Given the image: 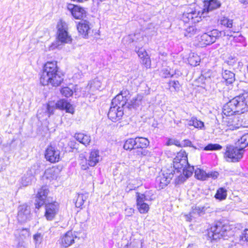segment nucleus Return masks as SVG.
I'll list each match as a JSON object with an SVG mask.
<instances>
[{
    "instance_id": "35",
    "label": "nucleus",
    "mask_w": 248,
    "mask_h": 248,
    "mask_svg": "<svg viewBox=\"0 0 248 248\" xmlns=\"http://www.w3.org/2000/svg\"><path fill=\"white\" fill-rule=\"evenodd\" d=\"M142 98V95L138 94L131 99L130 102L128 103V105L132 108H137L141 104Z\"/></svg>"
},
{
    "instance_id": "28",
    "label": "nucleus",
    "mask_w": 248,
    "mask_h": 248,
    "mask_svg": "<svg viewBox=\"0 0 248 248\" xmlns=\"http://www.w3.org/2000/svg\"><path fill=\"white\" fill-rule=\"evenodd\" d=\"M222 76L227 84H232L235 80L234 74L229 70H224L222 73Z\"/></svg>"
},
{
    "instance_id": "51",
    "label": "nucleus",
    "mask_w": 248,
    "mask_h": 248,
    "mask_svg": "<svg viewBox=\"0 0 248 248\" xmlns=\"http://www.w3.org/2000/svg\"><path fill=\"white\" fill-rule=\"evenodd\" d=\"M236 97H240L241 98H243L242 101H243L244 104V108H245L246 106L247 105L246 98H248V90L247 92H245L243 94L239 95V96H237Z\"/></svg>"
},
{
    "instance_id": "23",
    "label": "nucleus",
    "mask_w": 248,
    "mask_h": 248,
    "mask_svg": "<svg viewBox=\"0 0 248 248\" xmlns=\"http://www.w3.org/2000/svg\"><path fill=\"white\" fill-rule=\"evenodd\" d=\"M60 170L57 168L52 167L46 169L44 173V178L51 181L55 180L58 176Z\"/></svg>"
},
{
    "instance_id": "44",
    "label": "nucleus",
    "mask_w": 248,
    "mask_h": 248,
    "mask_svg": "<svg viewBox=\"0 0 248 248\" xmlns=\"http://www.w3.org/2000/svg\"><path fill=\"white\" fill-rule=\"evenodd\" d=\"M61 93L63 96L68 97L73 94V91L69 87H65L61 89Z\"/></svg>"
},
{
    "instance_id": "34",
    "label": "nucleus",
    "mask_w": 248,
    "mask_h": 248,
    "mask_svg": "<svg viewBox=\"0 0 248 248\" xmlns=\"http://www.w3.org/2000/svg\"><path fill=\"white\" fill-rule=\"evenodd\" d=\"M187 124L189 126H193L195 128L202 129L204 126V123L200 120H198L196 117H192L188 121Z\"/></svg>"
},
{
    "instance_id": "45",
    "label": "nucleus",
    "mask_w": 248,
    "mask_h": 248,
    "mask_svg": "<svg viewBox=\"0 0 248 248\" xmlns=\"http://www.w3.org/2000/svg\"><path fill=\"white\" fill-rule=\"evenodd\" d=\"M138 56L141 60L146 59V57H150L146 51L142 48H140L136 51Z\"/></svg>"
},
{
    "instance_id": "7",
    "label": "nucleus",
    "mask_w": 248,
    "mask_h": 248,
    "mask_svg": "<svg viewBox=\"0 0 248 248\" xmlns=\"http://www.w3.org/2000/svg\"><path fill=\"white\" fill-rule=\"evenodd\" d=\"M205 11L202 8L195 7L194 9L189 8L185 12L182 16V20L185 22H191L195 23L201 20L202 17L206 16Z\"/></svg>"
},
{
    "instance_id": "2",
    "label": "nucleus",
    "mask_w": 248,
    "mask_h": 248,
    "mask_svg": "<svg viewBox=\"0 0 248 248\" xmlns=\"http://www.w3.org/2000/svg\"><path fill=\"white\" fill-rule=\"evenodd\" d=\"M57 108L60 109L65 110L66 112L72 114L74 112V109L72 105L67 100L62 99L58 101L55 106H51L50 104L44 105L42 108L38 110L37 116L39 118H40L41 117L40 115L43 113L46 116L45 118L46 119L47 117H50L51 115L53 114L54 110Z\"/></svg>"
},
{
    "instance_id": "12",
    "label": "nucleus",
    "mask_w": 248,
    "mask_h": 248,
    "mask_svg": "<svg viewBox=\"0 0 248 248\" xmlns=\"http://www.w3.org/2000/svg\"><path fill=\"white\" fill-rule=\"evenodd\" d=\"M125 106H120L119 103L116 105L113 104V100L108 111V116L113 122L117 121L121 119L124 115L123 108Z\"/></svg>"
},
{
    "instance_id": "52",
    "label": "nucleus",
    "mask_w": 248,
    "mask_h": 248,
    "mask_svg": "<svg viewBox=\"0 0 248 248\" xmlns=\"http://www.w3.org/2000/svg\"><path fill=\"white\" fill-rule=\"evenodd\" d=\"M18 242L16 245L17 248H27L25 242L23 240L18 241Z\"/></svg>"
},
{
    "instance_id": "56",
    "label": "nucleus",
    "mask_w": 248,
    "mask_h": 248,
    "mask_svg": "<svg viewBox=\"0 0 248 248\" xmlns=\"http://www.w3.org/2000/svg\"><path fill=\"white\" fill-rule=\"evenodd\" d=\"M239 1L245 5L248 4V0H239Z\"/></svg>"
},
{
    "instance_id": "32",
    "label": "nucleus",
    "mask_w": 248,
    "mask_h": 248,
    "mask_svg": "<svg viewBox=\"0 0 248 248\" xmlns=\"http://www.w3.org/2000/svg\"><path fill=\"white\" fill-rule=\"evenodd\" d=\"M236 145L239 148L243 150L248 145V133L243 135L236 142Z\"/></svg>"
},
{
    "instance_id": "29",
    "label": "nucleus",
    "mask_w": 248,
    "mask_h": 248,
    "mask_svg": "<svg viewBox=\"0 0 248 248\" xmlns=\"http://www.w3.org/2000/svg\"><path fill=\"white\" fill-rule=\"evenodd\" d=\"M136 148H145L149 144V140L145 138L137 137L135 139Z\"/></svg>"
},
{
    "instance_id": "58",
    "label": "nucleus",
    "mask_w": 248,
    "mask_h": 248,
    "mask_svg": "<svg viewBox=\"0 0 248 248\" xmlns=\"http://www.w3.org/2000/svg\"><path fill=\"white\" fill-rule=\"evenodd\" d=\"M227 35H228V36H232V31H230V33H228Z\"/></svg>"
},
{
    "instance_id": "46",
    "label": "nucleus",
    "mask_w": 248,
    "mask_h": 248,
    "mask_svg": "<svg viewBox=\"0 0 248 248\" xmlns=\"http://www.w3.org/2000/svg\"><path fill=\"white\" fill-rule=\"evenodd\" d=\"M161 75L163 78H169L172 77L173 76V74L171 73L168 68H164L161 70Z\"/></svg>"
},
{
    "instance_id": "18",
    "label": "nucleus",
    "mask_w": 248,
    "mask_h": 248,
    "mask_svg": "<svg viewBox=\"0 0 248 248\" xmlns=\"http://www.w3.org/2000/svg\"><path fill=\"white\" fill-rule=\"evenodd\" d=\"M173 174L171 173L162 172L156 178V184L159 189H163L170 182Z\"/></svg>"
},
{
    "instance_id": "8",
    "label": "nucleus",
    "mask_w": 248,
    "mask_h": 248,
    "mask_svg": "<svg viewBox=\"0 0 248 248\" xmlns=\"http://www.w3.org/2000/svg\"><path fill=\"white\" fill-rule=\"evenodd\" d=\"M153 195H150V191H146L142 194L140 192H136V204L137 209L141 214H146L149 210V205L146 202L151 201L153 200Z\"/></svg>"
},
{
    "instance_id": "10",
    "label": "nucleus",
    "mask_w": 248,
    "mask_h": 248,
    "mask_svg": "<svg viewBox=\"0 0 248 248\" xmlns=\"http://www.w3.org/2000/svg\"><path fill=\"white\" fill-rule=\"evenodd\" d=\"M243 153L244 150L238 147L227 146L225 153L226 160L228 162H237L242 157Z\"/></svg>"
},
{
    "instance_id": "50",
    "label": "nucleus",
    "mask_w": 248,
    "mask_h": 248,
    "mask_svg": "<svg viewBox=\"0 0 248 248\" xmlns=\"http://www.w3.org/2000/svg\"><path fill=\"white\" fill-rule=\"evenodd\" d=\"M219 174L217 171H210L207 173V179L211 178L213 179H216L217 178Z\"/></svg>"
},
{
    "instance_id": "1",
    "label": "nucleus",
    "mask_w": 248,
    "mask_h": 248,
    "mask_svg": "<svg viewBox=\"0 0 248 248\" xmlns=\"http://www.w3.org/2000/svg\"><path fill=\"white\" fill-rule=\"evenodd\" d=\"M63 80V75L58 71L56 61L46 62L44 65L40 78V83L44 86L51 85L59 86Z\"/></svg>"
},
{
    "instance_id": "21",
    "label": "nucleus",
    "mask_w": 248,
    "mask_h": 248,
    "mask_svg": "<svg viewBox=\"0 0 248 248\" xmlns=\"http://www.w3.org/2000/svg\"><path fill=\"white\" fill-rule=\"evenodd\" d=\"M221 3L218 0H207L204 2V8L203 10L205 11L206 15L211 11L219 8Z\"/></svg>"
},
{
    "instance_id": "39",
    "label": "nucleus",
    "mask_w": 248,
    "mask_h": 248,
    "mask_svg": "<svg viewBox=\"0 0 248 248\" xmlns=\"http://www.w3.org/2000/svg\"><path fill=\"white\" fill-rule=\"evenodd\" d=\"M124 148L125 150H132L136 148L135 140L134 139H129L127 140L124 145Z\"/></svg>"
},
{
    "instance_id": "22",
    "label": "nucleus",
    "mask_w": 248,
    "mask_h": 248,
    "mask_svg": "<svg viewBox=\"0 0 248 248\" xmlns=\"http://www.w3.org/2000/svg\"><path fill=\"white\" fill-rule=\"evenodd\" d=\"M128 94V91L123 90L112 99L113 104L116 105V103H119L120 106H125L127 100V95Z\"/></svg>"
},
{
    "instance_id": "57",
    "label": "nucleus",
    "mask_w": 248,
    "mask_h": 248,
    "mask_svg": "<svg viewBox=\"0 0 248 248\" xmlns=\"http://www.w3.org/2000/svg\"><path fill=\"white\" fill-rule=\"evenodd\" d=\"M140 153L141 155H145L147 153V152L145 150H144L143 151H141Z\"/></svg>"
},
{
    "instance_id": "20",
    "label": "nucleus",
    "mask_w": 248,
    "mask_h": 248,
    "mask_svg": "<svg viewBox=\"0 0 248 248\" xmlns=\"http://www.w3.org/2000/svg\"><path fill=\"white\" fill-rule=\"evenodd\" d=\"M91 24L87 20H82L79 22L77 26V29L81 34L83 35L84 38H86L88 36L90 29Z\"/></svg>"
},
{
    "instance_id": "30",
    "label": "nucleus",
    "mask_w": 248,
    "mask_h": 248,
    "mask_svg": "<svg viewBox=\"0 0 248 248\" xmlns=\"http://www.w3.org/2000/svg\"><path fill=\"white\" fill-rule=\"evenodd\" d=\"M208 207L205 206H197L195 205L192 207L191 211L190 212V215L192 217L194 214H197L199 216H201L205 213V211Z\"/></svg>"
},
{
    "instance_id": "25",
    "label": "nucleus",
    "mask_w": 248,
    "mask_h": 248,
    "mask_svg": "<svg viewBox=\"0 0 248 248\" xmlns=\"http://www.w3.org/2000/svg\"><path fill=\"white\" fill-rule=\"evenodd\" d=\"M74 137L77 141L85 146H88L91 141V136L83 133H76Z\"/></svg>"
},
{
    "instance_id": "48",
    "label": "nucleus",
    "mask_w": 248,
    "mask_h": 248,
    "mask_svg": "<svg viewBox=\"0 0 248 248\" xmlns=\"http://www.w3.org/2000/svg\"><path fill=\"white\" fill-rule=\"evenodd\" d=\"M80 165L81 166V169L83 170H87L89 168V166H90L88 159L86 158L81 159Z\"/></svg>"
},
{
    "instance_id": "41",
    "label": "nucleus",
    "mask_w": 248,
    "mask_h": 248,
    "mask_svg": "<svg viewBox=\"0 0 248 248\" xmlns=\"http://www.w3.org/2000/svg\"><path fill=\"white\" fill-rule=\"evenodd\" d=\"M33 238L35 248H39L40 245L42 242L43 236L40 233H37L33 235Z\"/></svg>"
},
{
    "instance_id": "5",
    "label": "nucleus",
    "mask_w": 248,
    "mask_h": 248,
    "mask_svg": "<svg viewBox=\"0 0 248 248\" xmlns=\"http://www.w3.org/2000/svg\"><path fill=\"white\" fill-rule=\"evenodd\" d=\"M58 39L59 41L53 43L49 46V50H54L59 46V42L62 43H70L72 42L71 35L68 32L67 24L62 20H60L57 24Z\"/></svg>"
},
{
    "instance_id": "33",
    "label": "nucleus",
    "mask_w": 248,
    "mask_h": 248,
    "mask_svg": "<svg viewBox=\"0 0 248 248\" xmlns=\"http://www.w3.org/2000/svg\"><path fill=\"white\" fill-rule=\"evenodd\" d=\"M33 179L34 176L31 173L27 172L22 177L20 183L23 186H27L31 184Z\"/></svg>"
},
{
    "instance_id": "6",
    "label": "nucleus",
    "mask_w": 248,
    "mask_h": 248,
    "mask_svg": "<svg viewBox=\"0 0 248 248\" xmlns=\"http://www.w3.org/2000/svg\"><path fill=\"white\" fill-rule=\"evenodd\" d=\"M242 99L243 98L235 97L224 106L223 113L226 117L233 116L234 113H238L244 109Z\"/></svg>"
},
{
    "instance_id": "31",
    "label": "nucleus",
    "mask_w": 248,
    "mask_h": 248,
    "mask_svg": "<svg viewBox=\"0 0 248 248\" xmlns=\"http://www.w3.org/2000/svg\"><path fill=\"white\" fill-rule=\"evenodd\" d=\"M201 61L200 56L196 53H191L189 54L188 58V62L192 66H197L199 64Z\"/></svg>"
},
{
    "instance_id": "40",
    "label": "nucleus",
    "mask_w": 248,
    "mask_h": 248,
    "mask_svg": "<svg viewBox=\"0 0 248 248\" xmlns=\"http://www.w3.org/2000/svg\"><path fill=\"white\" fill-rule=\"evenodd\" d=\"M198 32V30L195 26H189L187 28L184 32L185 36L187 37H191Z\"/></svg>"
},
{
    "instance_id": "15",
    "label": "nucleus",
    "mask_w": 248,
    "mask_h": 248,
    "mask_svg": "<svg viewBox=\"0 0 248 248\" xmlns=\"http://www.w3.org/2000/svg\"><path fill=\"white\" fill-rule=\"evenodd\" d=\"M49 190L46 186H42L38 191L35 199V207L39 209L46 203Z\"/></svg>"
},
{
    "instance_id": "14",
    "label": "nucleus",
    "mask_w": 248,
    "mask_h": 248,
    "mask_svg": "<svg viewBox=\"0 0 248 248\" xmlns=\"http://www.w3.org/2000/svg\"><path fill=\"white\" fill-rule=\"evenodd\" d=\"M45 156L51 163L57 162L60 159V151L57 148L49 146L46 150Z\"/></svg>"
},
{
    "instance_id": "49",
    "label": "nucleus",
    "mask_w": 248,
    "mask_h": 248,
    "mask_svg": "<svg viewBox=\"0 0 248 248\" xmlns=\"http://www.w3.org/2000/svg\"><path fill=\"white\" fill-rule=\"evenodd\" d=\"M141 63L147 68H150L151 65V61L150 57H146V59L141 60Z\"/></svg>"
},
{
    "instance_id": "13",
    "label": "nucleus",
    "mask_w": 248,
    "mask_h": 248,
    "mask_svg": "<svg viewBox=\"0 0 248 248\" xmlns=\"http://www.w3.org/2000/svg\"><path fill=\"white\" fill-rule=\"evenodd\" d=\"M77 238L75 232L69 231L62 235L58 241L62 247L67 248L73 245Z\"/></svg>"
},
{
    "instance_id": "17",
    "label": "nucleus",
    "mask_w": 248,
    "mask_h": 248,
    "mask_svg": "<svg viewBox=\"0 0 248 248\" xmlns=\"http://www.w3.org/2000/svg\"><path fill=\"white\" fill-rule=\"evenodd\" d=\"M67 9L76 19H80L86 16L85 10L78 5L69 3L67 5Z\"/></svg>"
},
{
    "instance_id": "42",
    "label": "nucleus",
    "mask_w": 248,
    "mask_h": 248,
    "mask_svg": "<svg viewBox=\"0 0 248 248\" xmlns=\"http://www.w3.org/2000/svg\"><path fill=\"white\" fill-rule=\"evenodd\" d=\"M220 24L227 28H232V27L233 20L228 17H223L220 20Z\"/></svg>"
},
{
    "instance_id": "38",
    "label": "nucleus",
    "mask_w": 248,
    "mask_h": 248,
    "mask_svg": "<svg viewBox=\"0 0 248 248\" xmlns=\"http://www.w3.org/2000/svg\"><path fill=\"white\" fill-rule=\"evenodd\" d=\"M195 175L200 180L204 181L207 179V173L200 169H197L195 170Z\"/></svg>"
},
{
    "instance_id": "16",
    "label": "nucleus",
    "mask_w": 248,
    "mask_h": 248,
    "mask_svg": "<svg viewBox=\"0 0 248 248\" xmlns=\"http://www.w3.org/2000/svg\"><path fill=\"white\" fill-rule=\"evenodd\" d=\"M17 219L21 223L29 220L31 218L30 208L26 204H23L18 207Z\"/></svg>"
},
{
    "instance_id": "9",
    "label": "nucleus",
    "mask_w": 248,
    "mask_h": 248,
    "mask_svg": "<svg viewBox=\"0 0 248 248\" xmlns=\"http://www.w3.org/2000/svg\"><path fill=\"white\" fill-rule=\"evenodd\" d=\"M224 122L228 127V129L232 130L241 127H248V122L244 118V115L241 114L226 117Z\"/></svg>"
},
{
    "instance_id": "55",
    "label": "nucleus",
    "mask_w": 248,
    "mask_h": 248,
    "mask_svg": "<svg viewBox=\"0 0 248 248\" xmlns=\"http://www.w3.org/2000/svg\"><path fill=\"white\" fill-rule=\"evenodd\" d=\"M125 211L127 212V216H131L134 213V210L132 208L126 209Z\"/></svg>"
},
{
    "instance_id": "37",
    "label": "nucleus",
    "mask_w": 248,
    "mask_h": 248,
    "mask_svg": "<svg viewBox=\"0 0 248 248\" xmlns=\"http://www.w3.org/2000/svg\"><path fill=\"white\" fill-rule=\"evenodd\" d=\"M88 195L84 194H78L77 197L75 205L77 207L80 208L87 200Z\"/></svg>"
},
{
    "instance_id": "47",
    "label": "nucleus",
    "mask_w": 248,
    "mask_h": 248,
    "mask_svg": "<svg viewBox=\"0 0 248 248\" xmlns=\"http://www.w3.org/2000/svg\"><path fill=\"white\" fill-rule=\"evenodd\" d=\"M169 86L173 88L175 91H178L180 88V84L177 80H170L169 83Z\"/></svg>"
},
{
    "instance_id": "19",
    "label": "nucleus",
    "mask_w": 248,
    "mask_h": 248,
    "mask_svg": "<svg viewBox=\"0 0 248 248\" xmlns=\"http://www.w3.org/2000/svg\"><path fill=\"white\" fill-rule=\"evenodd\" d=\"M59 205L57 202L49 203L46 205L45 217L47 220H52L58 211Z\"/></svg>"
},
{
    "instance_id": "11",
    "label": "nucleus",
    "mask_w": 248,
    "mask_h": 248,
    "mask_svg": "<svg viewBox=\"0 0 248 248\" xmlns=\"http://www.w3.org/2000/svg\"><path fill=\"white\" fill-rule=\"evenodd\" d=\"M220 33L217 30H213L207 33H203L199 39L201 46H206L215 42Z\"/></svg>"
},
{
    "instance_id": "27",
    "label": "nucleus",
    "mask_w": 248,
    "mask_h": 248,
    "mask_svg": "<svg viewBox=\"0 0 248 248\" xmlns=\"http://www.w3.org/2000/svg\"><path fill=\"white\" fill-rule=\"evenodd\" d=\"M30 235V231L27 229H18L15 232V236L17 241L26 239Z\"/></svg>"
},
{
    "instance_id": "43",
    "label": "nucleus",
    "mask_w": 248,
    "mask_h": 248,
    "mask_svg": "<svg viewBox=\"0 0 248 248\" xmlns=\"http://www.w3.org/2000/svg\"><path fill=\"white\" fill-rule=\"evenodd\" d=\"M222 148L221 145L218 144H209L206 146L204 147V150L205 151H213V150H219Z\"/></svg>"
},
{
    "instance_id": "54",
    "label": "nucleus",
    "mask_w": 248,
    "mask_h": 248,
    "mask_svg": "<svg viewBox=\"0 0 248 248\" xmlns=\"http://www.w3.org/2000/svg\"><path fill=\"white\" fill-rule=\"evenodd\" d=\"M171 144H174L176 146L180 145L179 142L178 140H169L168 142V145H171Z\"/></svg>"
},
{
    "instance_id": "4",
    "label": "nucleus",
    "mask_w": 248,
    "mask_h": 248,
    "mask_svg": "<svg viewBox=\"0 0 248 248\" xmlns=\"http://www.w3.org/2000/svg\"><path fill=\"white\" fill-rule=\"evenodd\" d=\"M232 235L231 227L228 224L220 222L216 223L212 226L208 232V235L210 238L217 240L221 238L225 239Z\"/></svg>"
},
{
    "instance_id": "3",
    "label": "nucleus",
    "mask_w": 248,
    "mask_h": 248,
    "mask_svg": "<svg viewBox=\"0 0 248 248\" xmlns=\"http://www.w3.org/2000/svg\"><path fill=\"white\" fill-rule=\"evenodd\" d=\"M173 167L178 171L183 170V174L186 178L192 175L194 170L193 166L188 164L186 152L182 151L174 158Z\"/></svg>"
},
{
    "instance_id": "53",
    "label": "nucleus",
    "mask_w": 248,
    "mask_h": 248,
    "mask_svg": "<svg viewBox=\"0 0 248 248\" xmlns=\"http://www.w3.org/2000/svg\"><path fill=\"white\" fill-rule=\"evenodd\" d=\"M242 239H245V241H248V229H246L242 233Z\"/></svg>"
},
{
    "instance_id": "24",
    "label": "nucleus",
    "mask_w": 248,
    "mask_h": 248,
    "mask_svg": "<svg viewBox=\"0 0 248 248\" xmlns=\"http://www.w3.org/2000/svg\"><path fill=\"white\" fill-rule=\"evenodd\" d=\"M101 159V157L99 155V151L97 150H93L90 152L88 159L89 165L91 167H94Z\"/></svg>"
},
{
    "instance_id": "36",
    "label": "nucleus",
    "mask_w": 248,
    "mask_h": 248,
    "mask_svg": "<svg viewBox=\"0 0 248 248\" xmlns=\"http://www.w3.org/2000/svg\"><path fill=\"white\" fill-rule=\"evenodd\" d=\"M227 196V190L224 187H220L217 190L215 197L217 200L222 201L226 199Z\"/></svg>"
},
{
    "instance_id": "26",
    "label": "nucleus",
    "mask_w": 248,
    "mask_h": 248,
    "mask_svg": "<svg viewBox=\"0 0 248 248\" xmlns=\"http://www.w3.org/2000/svg\"><path fill=\"white\" fill-rule=\"evenodd\" d=\"M102 82L98 78H94V79L90 81L88 86L87 89L90 93H92L96 90H99L101 87Z\"/></svg>"
}]
</instances>
